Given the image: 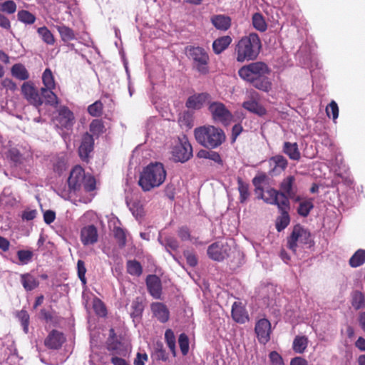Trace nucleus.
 I'll return each mask as SVG.
<instances>
[{"label":"nucleus","mask_w":365,"mask_h":365,"mask_svg":"<svg viewBox=\"0 0 365 365\" xmlns=\"http://www.w3.org/2000/svg\"><path fill=\"white\" fill-rule=\"evenodd\" d=\"M314 205L312 200H307L301 202L297 208V213L302 217H307L312 208Z\"/></svg>","instance_id":"45"},{"label":"nucleus","mask_w":365,"mask_h":365,"mask_svg":"<svg viewBox=\"0 0 365 365\" xmlns=\"http://www.w3.org/2000/svg\"><path fill=\"white\" fill-rule=\"evenodd\" d=\"M0 10L9 14H12L16 11V4L12 0H7L1 4Z\"/></svg>","instance_id":"55"},{"label":"nucleus","mask_w":365,"mask_h":365,"mask_svg":"<svg viewBox=\"0 0 365 365\" xmlns=\"http://www.w3.org/2000/svg\"><path fill=\"white\" fill-rule=\"evenodd\" d=\"M237 185L238 190L240 192V202L245 203L249 198L250 193L249 191V184L244 182L243 180L238 177L237 178Z\"/></svg>","instance_id":"37"},{"label":"nucleus","mask_w":365,"mask_h":365,"mask_svg":"<svg viewBox=\"0 0 365 365\" xmlns=\"http://www.w3.org/2000/svg\"><path fill=\"white\" fill-rule=\"evenodd\" d=\"M89 130L91 135L98 138L101 134L106 131L105 125L102 120L94 119L89 125Z\"/></svg>","instance_id":"35"},{"label":"nucleus","mask_w":365,"mask_h":365,"mask_svg":"<svg viewBox=\"0 0 365 365\" xmlns=\"http://www.w3.org/2000/svg\"><path fill=\"white\" fill-rule=\"evenodd\" d=\"M84 190L86 192H89L96 190V181L93 176L92 175H86V180L83 184Z\"/></svg>","instance_id":"57"},{"label":"nucleus","mask_w":365,"mask_h":365,"mask_svg":"<svg viewBox=\"0 0 365 365\" xmlns=\"http://www.w3.org/2000/svg\"><path fill=\"white\" fill-rule=\"evenodd\" d=\"M183 255L186 259L187 264L192 267H195L197 264L198 260L196 255L189 250H185L183 252Z\"/></svg>","instance_id":"58"},{"label":"nucleus","mask_w":365,"mask_h":365,"mask_svg":"<svg viewBox=\"0 0 365 365\" xmlns=\"http://www.w3.org/2000/svg\"><path fill=\"white\" fill-rule=\"evenodd\" d=\"M326 113L328 117L332 116L334 121L336 120L339 116V107L334 101H331L326 108Z\"/></svg>","instance_id":"52"},{"label":"nucleus","mask_w":365,"mask_h":365,"mask_svg":"<svg viewBox=\"0 0 365 365\" xmlns=\"http://www.w3.org/2000/svg\"><path fill=\"white\" fill-rule=\"evenodd\" d=\"M185 53L192 61V68L200 74L207 75L209 73L210 56L207 51L201 46H187Z\"/></svg>","instance_id":"6"},{"label":"nucleus","mask_w":365,"mask_h":365,"mask_svg":"<svg viewBox=\"0 0 365 365\" xmlns=\"http://www.w3.org/2000/svg\"><path fill=\"white\" fill-rule=\"evenodd\" d=\"M150 309L153 316L161 323H165L169 320L170 312L163 303L153 302Z\"/></svg>","instance_id":"21"},{"label":"nucleus","mask_w":365,"mask_h":365,"mask_svg":"<svg viewBox=\"0 0 365 365\" xmlns=\"http://www.w3.org/2000/svg\"><path fill=\"white\" fill-rule=\"evenodd\" d=\"M145 282L150 294L155 299H160L162 294L160 279L155 274H150Z\"/></svg>","instance_id":"17"},{"label":"nucleus","mask_w":365,"mask_h":365,"mask_svg":"<svg viewBox=\"0 0 365 365\" xmlns=\"http://www.w3.org/2000/svg\"><path fill=\"white\" fill-rule=\"evenodd\" d=\"M308 338L305 336H297L293 341L292 349L294 352L302 354L308 345Z\"/></svg>","instance_id":"33"},{"label":"nucleus","mask_w":365,"mask_h":365,"mask_svg":"<svg viewBox=\"0 0 365 365\" xmlns=\"http://www.w3.org/2000/svg\"><path fill=\"white\" fill-rule=\"evenodd\" d=\"M270 362L272 365H284L283 359L276 351H272L269 354Z\"/></svg>","instance_id":"62"},{"label":"nucleus","mask_w":365,"mask_h":365,"mask_svg":"<svg viewBox=\"0 0 365 365\" xmlns=\"http://www.w3.org/2000/svg\"><path fill=\"white\" fill-rule=\"evenodd\" d=\"M270 72V68L267 63L263 61H255L241 67L238 70V75L255 88L268 91L272 86L267 77Z\"/></svg>","instance_id":"1"},{"label":"nucleus","mask_w":365,"mask_h":365,"mask_svg":"<svg viewBox=\"0 0 365 365\" xmlns=\"http://www.w3.org/2000/svg\"><path fill=\"white\" fill-rule=\"evenodd\" d=\"M179 123L180 126H185L188 129H190L192 127L190 116L187 113H185L183 116L180 118Z\"/></svg>","instance_id":"64"},{"label":"nucleus","mask_w":365,"mask_h":365,"mask_svg":"<svg viewBox=\"0 0 365 365\" xmlns=\"http://www.w3.org/2000/svg\"><path fill=\"white\" fill-rule=\"evenodd\" d=\"M113 235L119 247H125V245H126V234L125 230L121 227H115L113 229Z\"/></svg>","instance_id":"49"},{"label":"nucleus","mask_w":365,"mask_h":365,"mask_svg":"<svg viewBox=\"0 0 365 365\" xmlns=\"http://www.w3.org/2000/svg\"><path fill=\"white\" fill-rule=\"evenodd\" d=\"M262 42L255 33L242 36L235 47L236 61L239 63L255 60L261 51Z\"/></svg>","instance_id":"2"},{"label":"nucleus","mask_w":365,"mask_h":365,"mask_svg":"<svg viewBox=\"0 0 365 365\" xmlns=\"http://www.w3.org/2000/svg\"><path fill=\"white\" fill-rule=\"evenodd\" d=\"M65 341L66 338L64 334L58 330L53 329L46 338L44 344L49 349H58L62 346Z\"/></svg>","instance_id":"16"},{"label":"nucleus","mask_w":365,"mask_h":365,"mask_svg":"<svg viewBox=\"0 0 365 365\" xmlns=\"http://www.w3.org/2000/svg\"><path fill=\"white\" fill-rule=\"evenodd\" d=\"M1 86L7 91L14 92L17 89L16 83L11 78H6L1 81Z\"/></svg>","instance_id":"63"},{"label":"nucleus","mask_w":365,"mask_h":365,"mask_svg":"<svg viewBox=\"0 0 365 365\" xmlns=\"http://www.w3.org/2000/svg\"><path fill=\"white\" fill-rule=\"evenodd\" d=\"M269 163L271 165H273L272 173L278 172L280 173L284 170L288 165V162L287 159L280 155H277L272 157L269 160Z\"/></svg>","instance_id":"28"},{"label":"nucleus","mask_w":365,"mask_h":365,"mask_svg":"<svg viewBox=\"0 0 365 365\" xmlns=\"http://www.w3.org/2000/svg\"><path fill=\"white\" fill-rule=\"evenodd\" d=\"M210 96L207 93H201L190 96L185 106L187 108L198 110L200 109L206 102H209Z\"/></svg>","instance_id":"18"},{"label":"nucleus","mask_w":365,"mask_h":365,"mask_svg":"<svg viewBox=\"0 0 365 365\" xmlns=\"http://www.w3.org/2000/svg\"><path fill=\"white\" fill-rule=\"evenodd\" d=\"M11 75L20 80L26 81L29 78V73L26 67L21 63H16L11 68Z\"/></svg>","instance_id":"31"},{"label":"nucleus","mask_w":365,"mask_h":365,"mask_svg":"<svg viewBox=\"0 0 365 365\" xmlns=\"http://www.w3.org/2000/svg\"><path fill=\"white\" fill-rule=\"evenodd\" d=\"M94 149V138L93 135L86 132L82 136L80 146L78 149V155L83 162L88 163L91 153Z\"/></svg>","instance_id":"12"},{"label":"nucleus","mask_w":365,"mask_h":365,"mask_svg":"<svg viewBox=\"0 0 365 365\" xmlns=\"http://www.w3.org/2000/svg\"><path fill=\"white\" fill-rule=\"evenodd\" d=\"M166 178V171L161 163H150L140 173L138 181L143 191H150L159 187Z\"/></svg>","instance_id":"4"},{"label":"nucleus","mask_w":365,"mask_h":365,"mask_svg":"<svg viewBox=\"0 0 365 365\" xmlns=\"http://www.w3.org/2000/svg\"><path fill=\"white\" fill-rule=\"evenodd\" d=\"M252 25L259 31H264L267 29V24L263 16L259 13H255L252 16Z\"/></svg>","instance_id":"46"},{"label":"nucleus","mask_w":365,"mask_h":365,"mask_svg":"<svg viewBox=\"0 0 365 365\" xmlns=\"http://www.w3.org/2000/svg\"><path fill=\"white\" fill-rule=\"evenodd\" d=\"M208 110L213 120L223 125H228L232 119V113L221 102L210 103Z\"/></svg>","instance_id":"9"},{"label":"nucleus","mask_w":365,"mask_h":365,"mask_svg":"<svg viewBox=\"0 0 365 365\" xmlns=\"http://www.w3.org/2000/svg\"><path fill=\"white\" fill-rule=\"evenodd\" d=\"M196 141L204 148L215 149L220 147L226 140L223 130L214 125H203L194 130Z\"/></svg>","instance_id":"3"},{"label":"nucleus","mask_w":365,"mask_h":365,"mask_svg":"<svg viewBox=\"0 0 365 365\" xmlns=\"http://www.w3.org/2000/svg\"><path fill=\"white\" fill-rule=\"evenodd\" d=\"M57 30L60 34L61 40L63 42H68L76 39V34L74 31L65 25L58 26Z\"/></svg>","instance_id":"34"},{"label":"nucleus","mask_w":365,"mask_h":365,"mask_svg":"<svg viewBox=\"0 0 365 365\" xmlns=\"http://www.w3.org/2000/svg\"><path fill=\"white\" fill-rule=\"evenodd\" d=\"M267 177L265 173H261L257 174L253 179H252V184L255 187L256 192H259L260 194V198L263 197V192H264V188L262 187V185L263 182H264L267 180Z\"/></svg>","instance_id":"41"},{"label":"nucleus","mask_w":365,"mask_h":365,"mask_svg":"<svg viewBox=\"0 0 365 365\" xmlns=\"http://www.w3.org/2000/svg\"><path fill=\"white\" fill-rule=\"evenodd\" d=\"M86 180L84 169L79 165H75L71 170L67 180L68 187L58 188V194L65 200H69L80 191Z\"/></svg>","instance_id":"5"},{"label":"nucleus","mask_w":365,"mask_h":365,"mask_svg":"<svg viewBox=\"0 0 365 365\" xmlns=\"http://www.w3.org/2000/svg\"><path fill=\"white\" fill-rule=\"evenodd\" d=\"M281 215L276 220V229L278 232L284 230L290 222L289 211L290 210V203L289 200H285L280 202V207H278Z\"/></svg>","instance_id":"15"},{"label":"nucleus","mask_w":365,"mask_h":365,"mask_svg":"<svg viewBox=\"0 0 365 365\" xmlns=\"http://www.w3.org/2000/svg\"><path fill=\"white\" fill-rule=\"evenodd\" d=\"M21 93L31 105L36 108L40 107L43 103L38 89L31 81H26L22 84Z\"/></svg>","instance_id":"10"},{"label":"nucleus","mask_w":365,"mask_h":365,"mask_svg":"<svg viewBox=\"0 0 365 365\" xmlns=\"http://www.w3.org/2000/svg\"><path fill=\"white\" fill-rule=\"evenodd\" d=\"M37 33L41 37L43 42L48 45H53L55 38L51 31L46 27L43 26L37 29Z\"/></svg>","instance_id":"40"},{"label":"nucleus","mask_w":365,"mask_h":365,"mask_svg":"<svg viewBox=\"0 0 365 365\" xmlns=\"http://www.w3.org/2000/svg\"><path fill=\"white\" fill-rule=\"evenodd\" d=\"M34 253L30 250H21L17 252V257L21 264H28L33 258Z\"/></svg>","instance_id":"51"},{"label":"nucleus","mask_w":365,"mask_h":365,"mask_svg":"<svg viewBox=\"0 0 365 365\" xmlns=\"http://www.w3.org/2000/svg\"><path fill=\"white\" fill-rule=\"evenodd\" d=\"M81 240L84 245H93L98 241V231L94 225H88L82 228Z\"/></svg>","instance_id":"22"},{"label":"nucleus","mask_w":365,"mask_h":365,"mask_svg":"<svg viewBox=\"0 0 365 365\" xmlns=\"http://www.w3.org/2000/svg\"><path fill=\"white\" fill-rule=\"evenodd\" d=\"M68 165L67 157L65 154L61 153L56 155L53 160V169L55 173L61 175L64 172Z\"/></svg>","instance_id":"29"},{"label":"nucleus","mask_w":365,"mask_h":365,"mask_svg":"<svg viewBox=\"0 0 365 365\" xmlns=\"http://www.w3.org/2000/svg\"><path fill=\"white\" fill-rule=\"evenodd\" d=\"M266 194L268 197H262L264 201L269 205H277V207H280V202L287 200V197H281L279 190H277L274 188H269L266 191Z\"/></svg>","instance_id":"26"},{"label":"nucleus","mask_w":365,"mask_h":365,"mask_svg":"<svg viewBox=\"0 0 365 365\" xmlns=\"http://www.w3.org/2000/svg\"><path fill=\"white\" fill-rule=\"evenodd\" d=\"M54 88H41V96L44 99L46 104L56 106L58 104V98L53 91Z\"/></svg>","instance_id":"32"},{"label":"nucleus","mask_w":365,"mask_h":365,"mask_svg":"<svg viewBox=\"0 0 365 365\" xmlns=\"http://www.w3.org/2000/svg\"><path fill=\"white\" fill-rule=\"evenodd\" d=\"M365 263V250L359 249L351 257L349 264L351 267L356 268Z\"/></svg>","instance_id":"36"},{"label":"nucleus","mask_w":365,"mask_h":365,"mask_svg":"<svg viewBox=\"0 0 365 365\" xmlns=\"http://www.w3.org/2000/svg\"><path fill=\"white\" fill-rule=\"evenodd\" d=\"M242 107L249 112L258 116H263L267 113L266 108L253 98L243 102Z\"/></svg>","instance_id":"24"},{"label":"nucleus","mask_w":365,"mask_h":365,"mask_svg":"<svg viewBox=\"0 0 365 365\" xmlns=\"http://www.w3.org/2000/svg\"><path fill=\"white\" fill-rule=\"evenodd\" d=\"M17 317L23 326L24 331L26 334L29 331V315L26 310H21L18 312Z\"/></svg>","instance_id":"53"},{"label":"nucleus","mask_w":365,"mask_h":365,"mask_svg":"<svg viewBox=\"0 0 365 365\" xmlns=\"http://www.w3.org/2000/svg\"><path fill=\"white\" fill-rule=\"evenodd\" d=\"M232 38L230 36H223L215 39L212 43L213 52L218 55L225 51L231 44Z\"/></svg>","instance_id":"25"},{"label":"nucleus","mask_w":365,"mask_h":365,"mask_svg":"<svg viewBox=\"0 0 365 365\" xmlns=\"http://www.w3.org/2000/svg\"><path fill=\"white\" fill-rule=\"evenodd\" d=\"M153 354L155 359L158 361L161 360L165 361L168 358V354L163 346V344H158V346L155 349Z\"/></svg>","instance_id":"60"},{"label":"nucleus","mask_w":365,"mask_h":365,"mask_svg":"<svg viewBox=\"0 0 365 365\" xmlns=\"http://www.w3.org/2000/svg\"><path fill=\"white\" fill-rule=\"evenodd\" d=\"M178 235L182 241L192 240L190 229L187 226H182L178 230Z\"/></svg>","instance_id":"59"},{"label":"nucleus","mask_w":365,"mask_h":365,"mask_svg":"<svg viewBox=\"0 0 365 365\" xmlns=\"http://www.w3.org/2000/svg\"><path fill=\"white\" fill-rule=\"evenodd\" d=\"M20 279L23 287L27 292L32 291L39 286V281L30 273L21 274Z\"/></svg>","instance_id":"27"},{"label":"nucleus","mask_w":365,"mask_h":365,"mask_svg":"<svg viewBox=\"0 0 365 365\" xmlns=\"http://www.w3.org/2000/svg\"><path fill=\"white\" fill-rule=\"evenodd\" d=\"M165 339L170 350L173 356H175V336L171 329H168L165 331Z\"/></svg>","instance_id":"50"},{"label":"nucleus","mask_w":365,"mask_h":365,"mask_svg":"<svg viewBox=\"0 0 365 365\" xmlns=\"http://www.w3.org/2000/svg\"><path fill=\"white\" fill-rule=\"evenodd\" d=\"M283 152L291 160H299L300 159L301 155L297 143L285 142L283 146Z\"/></svg>","instance_id":"30"},{"label":"nucleus","mask_w":365,"mask_h":365,"mask_svg":"<svg viewBox=\"0 0 365 365\" xmlns=\"http://www.w3.org/2000/svg\"><path fill=\"white\" fill-rule=\"evenodd\" d=\"M18 20L25 24H33L36 21V16L27 10H20L17 14Z\"/></svg>","instance_id":"44"},{"label":"nucleus","mask_w":365,"mask_h":365,"mask_svg":"<svg viewBox=\"0 0 365 365\" xmlns=\"http://www.w3.org/2000/svg\"><path fill=\"white\" fill-rule=\"evenodd\" d=\"M210 21L216 29L222 31H227L232 26L231 18L225 14L213 15L210 18Z\"/></svg>","instance_id":"23"},{"label":"nucleus","mask_w":365,"mask_h":365,"mask_svg":"<svg viewBox=\"0 0 365 365\" xmlns=\"http://www.w3.org/2000/svg\"><path fill=\"white\" fill-rule=\"evenodd\" d=\"M178 344L182 354L186 355L189 350V339L185 334H181L179 336Z\"/></svg>","instance_id":"56"},{"label":"nucleus","mask_w":365,"mask_h":365,"mask_svg":"<svg viewBox=\"0 0 365 365\" xmlns=\"http://www.w3.org/2000/svg\"><path fill=\"white\" fill-rule=\"evenodd\" d=\"M42 81L44 87L42 88H55L56 83L53 73L50 68H46L42 75Z\"/></svg>","instance_id":"43"},{"label":"nucleus","mask_w":365,"mask_h":365,"mask_svg":"<svg viewBox=\"0 0 365 365\" xmlns=\"http://www.w3.org/2000/svg\"><path fill=\"white\" fill-rule=\"evenodd\" d=\"M178 140L179 143L173 148V156L175 161L185 163L192 157V148L185 135Z\"/></svg>","instance_id":"8"},{"label":"nucleus","mask_w":365,"mask_h":365,"mask_svg":"<svg viewBox=\"0 0 365 365\" xmlns=\"http://www.w3.org/2000/svg\"><path fill=\"white\" fill-rule=\"evenodd\" d=\"M103 104L101 101H96L88 107V113L93 117H100L103 114Z\"/></svg>","instance_id":"48"},{"label":"nucleus","mask_w":365,"mask_h":365,"mask_svg":"<svg viewBox=\"0 0 365 365\" xmlns=\"http://www.w3.org/2000/svg\"><path fill=\"white\" fill-rule=\"evenodd\" d=\"M255 331L259 342L266 344L270 339L271 323L267 319H261L255 324Z\"/></svg>","instance_id":"13"},{"label":"nucleus","mask_w":365,"mask_h":365,"mask_svg":"<svg viewBox=\"0 0 365 365\" xmlns=\"http://www.w3.org/2000/svg\"><path fill=\"white\" fill-rule=\"evenodd\" d=\"M207 253L210 259L215 261H222L228 256L227 248L219 242L210 245Z\"/></svg>","instance_id":"20"},{"label":"nucleus","mask_w":365,"mask_h":365,"mask_svg":"<svg viewBox=\"0 0 365 365\" xmlns=\"http://www.w3.org/2000/svg\"><path fill=\"white\" fill-rule=\"evenodd\" d=\"M77 271H78V277L80 279L83 285H86L87 283V280L86 278V268L85 266V262L78 259L77 262Z\"/></svg>","instance_id":"54"},{"label":"nucleus","mask_w":365,"mask_h":365,"mask_svg":"<svg viewBox=\"0 0 365 365\" xmlns=\"http://www.w3.org/2000/svg\"><path fill=\"white\" fill-rule=\"evenodd\" d=\"M231 316L232 319L239 324H245L249 321V315L245 307L241 302H235L232 306Z\"/></svg>","instance_id":"19"},{"label":"nucleus","mask_w":365,"mask_h":365,"mask_svg":"<svg viewBox=\"0 0 365 365\" xmlns=\"http://www.w3.org/2000/svg\"><path fill=\"white\" fill-rule=\"evenodd\" d=\"M295 177L288 175L282 180L279 185V192L281 197H287V199H293L297 193V187L295 184Z\"/></svg>","instance_id":"14"},{"label":"nucleus","mask_w":365,"mask_h":365,"mask_svg":"<svg viewBox=\"0 0 365 365\" xmlns=\"http://www.w3.org/2000/svg\"><path fill=\"white\" fill-rule=\"evenodd\" d=\"M127 272L130 275L139 277L142 274L143 267L137 260H128L126 264Z\"/></svg>","instance_id":"39"},{"label":"nucleus","mask_w":365,"mask_h":365,"mask_svg":"<svg viewBox=\"0 0 365 365\" xmlns=\"http://www.w3.org/2000/svg\"><path fill=\"white\" fill-rule=\"evenodd\" d=\"M298 243L308 245L309 247L314 245L311 233L299 225L293 227L291 235L287 237V247L296 253Z\"/></svg>","instance_id":"7"},{"label":"nucleus","mask_w":365,"mask_h":365,"mask_svg":"<svg viewBox=\"0 0 365 365\" xmlns=\"http://www.w3.org/2000/svg\"><path fill=\"white\" fill-rule=\"evenodd\" d=\"M57 127L60 128L71 129L75 121L73 113L66 106H61L58 110V115L54 118Z\"/></svg>","instance_id":"11"},{"label":"nucleus","mask_w":365,"mask_h":365,"mask_svg":"<svg viewBox=\"0 0 365 365\" xmlns=\"http://www.w3.org/2000/svg\"><path fill=\"white\" fill-rule=\"evenodd\" d=\"M93 309L98 315L105 316L107 313L105 304L99 299H97L93 302Z\"/></svg>","instance_id":"61"},{"label":"nucleus","mask_w":365,"mask_h":365,"mask_svg":"<svg viewBox=\"0 0 365 365\" xmlns=\"http://www.w3.org/2000/svg\"><path fill=\"white\" fill-rule=\"evenodd\" d=\"M162 245H163L167 252L170 255V250L175 251L179 248L178 241L173 237H166L163 240H160Z\"/></svg>","instance_id":"42"},{"label":"nucleus","mask_w":365,"mask_h":365,"mask_svg":"<svg viewBox=\"0 0 365 365\" xmlns=\"http://www.w3.org/2000/svg\"><path fill=\"white\" fill-rule=\"evenodd\" d=\"M352 306L359 309L365 306V295L359 291H355L352 294Z\"/></svg>","instance_id":"47"},{"label":"nucleus","mask_w":365,"mask_h":365,"mask_svg":"<svg viewBox=\"0 0 365 365\" xmlns=\"http://www.w3.org/2000/svg\"><path fill=\"white\" fill-rule=\"evenodd\" d=\"M144 310V304L140 297H136L131 304L130 317L132 318L140 317L142 316Z\"/></svg>","instance_id":"38"}]
</instances>
